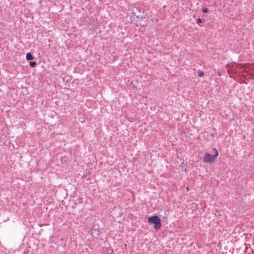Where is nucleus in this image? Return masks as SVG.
Instances as JSON below:
<instances>
[{"label": "nucleus", "mask_w": 254, "mask_h": 254, "mask_svg": "<svg viewBox=\"0 0 254 254\" xmlns=\"http://www.w3.org/2000/svg\"><path fill=\"white\" fill-rule=\"evenodd\" d=\"M213 150L215 151L214 155H212L208 153L205 154L203 159L204 162L212 163L215 161L216 158L218 156V152L215 148H213Z\"/></svg>", "instance_id": "nucleus-1"}, {"label": "nucleus", "mask_w": 254, "mask_h": 254, "mask_svg": "<svg viewBox=\"0 0 254 254\" xmlns=\"http://www.w3.org/2000/svg\"><path fill=\"white\" fill-rule=\"evenodd\" d=\"M148 221L154 224V228L156 230H159L161 227V220L157 215L149 217L148 218Z\"/></svg>", "instance_id": "nucleus-2"}, {"label": "nucleus", "mask_w": 254, "mask_h": 254, "mask_svg": "<svg viewBox=\"0 0 254 254\" xmlns=\"http://www.w3.org/2000/svg\"><path fill=\"white\" fill-rule=\"evenodd\" d=\"M26 59L27 60H32L34 59V57L30 53H28L26 54Z\"/></svg>", "instance_id": "nucleus-3"}, {"label": "nucleus", "mask_w": 254, "mask_h": 254, "mask_svg": "<svg viewBox=\"0 0 254 254\" xmlns=\"http://www.w3.org/2000/svg\"><path fill=\"white\" fill-rule=\"evenodd\" d=\"M29 65H30L31 67H35V66L36 65V63L35 61L31 62L29 63Z\"/></svg>", "instance_id": "nucleus-4"}, {"label": "nucleus", "mask_w": 254, "mask_h": 254, "mask_svg": "<svg viewBox=\"0 0 254 254\" xmlns=\"http://www.w3.org/2000/svg\"><path fill=\"white\" fill-rule=\"evenodd\" d=\"M198 76L200 77H202L204 76V73L203 72L198 70Z\"/></svg>", "instance_id": "nucleus-5"}, {"label": "nucleus", "mask_w": 254, "mask_h": 254, "mask_svg": "<svg viewBox=\"0 0 254 254\" xmlns=\"http://www.w3.org/2000/svg\"><path fill=\"white\" fill-rule=\"evenodd\" d=\"M202 11L204 13H207L209 12V10L207 8H204L202 9Z\"/></svg>", "instance_id": "nucleus-6"}, {"label": "nucleus", "mask_w": 254, "mask_h": 254, "mask_svg": "<svg viewBox=\"0 0 254 254\" xmlns=\"http://www.w3.org/2000/svg\"><path fill=\"white\" fill-rule=\"evenodd\" d=\"M196 22L199 24V23L202 22V20L200 18H198Z\"/></svg>", "instance_id": "nucleus-7"}]
</instances>
